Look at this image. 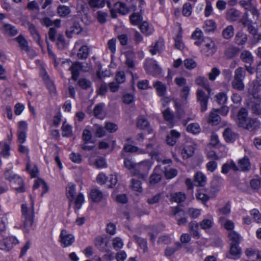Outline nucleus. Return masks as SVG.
I'll list each match as a JSON object with an SVG mask.
<instances>
[{"label":"nucleus","instance_id":"f257e3e1","mask_svg":"<svg viewBox=\"0 0 261 261\" xmlns=\"http://www.w3.org/2000/svg\"><path fill=\"white\" fill-rule=\"evenodd\" d=\"M34 205L33 200H32L30 206H28L26 204L21 205V221L23 223V230L26 232L30 231L34 222Z\"/></svg>","mask_w":261,"mask_h":261},{"label":"nucleus","instance_id":"f03ea898","mask_svg":"<svg viewBox=\"0 0 261 261\" xmlns=\"http://www.w3.org/2000/svg\"><path fill=\"white\" fill-rule=\"evenodd\" d=\"M237 123L239 126L250 129L252 128L254 121L248 117L247 110L242 108L238 112Z\"/></svg>","mask_w":261,"mask_h":261},{"label":"nucleus","instance_id":"7ed1b4c3","mask_svg":"<svg viewBox=\"0 0 261 261\" xmlns=\"http://www.w3.org/2000/svg\"><path fill=\"white\" fill-rule=\"evenodd\" d=\"M245 75V70L244 68L239 67L235 71L234 79L232 82V87L238 90L242 91L244 89L243 82Z\"/></svg>","mask_w":261,"mask_h":261},{"label":"nucleus","instance_id":"20e7f679","mask_svg":"<svg viewBox=\"0 0 261 261\" xmlns=\"http://www.w3.org/2000/svg\"><path fill=\"white\" fill-rule=\"evenodd\" d=\"M19 243V241L15 237H7L0 241V249L8 252Z\"/></svg>","mask_w":261,"mask_h":261},{"label":"nucleus","instance_id":"39448f33","mask_svg":"<svg viewBox=\"0 0 261 261\" xmlns=\"http://www.w3.org/2000/svg\"><path fill=\"white\" fill-rule=\"evenodd\" d=\"M40 75L50 93L51 94H55L56 93L55 86L53 81L50 80L47 72L43 68H41Z\"/></svg>","mask_w":261,"mask_h":261},{"label":"nucleus","instance_id":"423d86ee","mask_svg":"<svg viewBox=\"0 0 261 261\" xmlns=\"http://www.w3.org/2000/svg\"><path fill=\"white\" fill-rule=\"evenodd\" d=\"M18 127V140L20 144L23 143L26 140V133L28 129V124L24 121H19Z\"/></svg>","mask_w":261,"mask_h":261},{"label":"nucleus","instance_id":"0eeeda50","mask_svg":"<svg viewBox=\"0 0 261 261\" xmlns=\"http://www.w3.org/2000/svg\"><path fill=\"white\" fill-rule=\"evenodd\" d=\"M151 168V165L148 161H144L136 164L134 172V175H142L147 173Z\"/></svg>","mask_w":261,"mask_h":261},{"label":"nucleus","instance_id":"6e6552de","mask_svg":"<svg viewBox=\"0 0 261 261\" xmlns=\"http://www.w3.org/2000/svg\"><path fill=\"white\" fill-rule=\"evenodd\" d=\"M217 50V47L214 41L209 40L202 45L201 52L206 56H212Z\"/></svg>","mask_w":261,"mask_h":261},{"label":"nucleus","instance_id":"1a4fd4ad","mask_svg":"<svg viewBox=\"0 0 261 261\" xmlns=\"http://www.w3.org/2000/svg\"><path fill=\"white\" fill-rule=\"evenodd\" d=\"M60 237L63 247L71 245L74 241V237L72 234L68 233L65 230H62Z\"/></svg>","mask_w":261,"mask_h":261},{"label":"nucleus","instance_id":"9d476101","mask_svg":"<svg viewBox=\"0 0 261 261\" xmlns=\"http://www.w3.org/2000/svg\"><path fill=\"white\" fill-rule=\"evenodd\" d=\"M172 215L175 216L176 220L177 221V224L179 225L185 224L187 222V219L186 217H181L184 215V212L177 207L172 208Z\"/></svg>","mask_w":261,"mask_h":261},{"label":"nucleus","instance_id":"9b49d317","mask_svg":"<svg viewBox=\"0 0 261 261\" xmlns=\"http://www.w3.org/2000/svg\"><path fill=\"white\" fill-rule=\"evenodd\" d=\"M198 100L200 102L201 111L204 112L207 109L208 97L205 95L204 92L198 89L197 91Z\"/></svg>","mask_w":261,"mask_h":261},{"label":"nucleus","instance_id":"f8f14e48","mask_svg":"<svg viewBox=\"0 0 261 261\" xmlns=\"http://www.w3.org/2000/svg\"><path fill=\"white\" fill-rule=\"evenodd\" d=\"M199 223L196 221H192L188 224V229L192 237L195 239L200 238V234L199 232Z\"/></svg>","mask_w":261,"mask_h":261},{"label":"nucleus","instance_id":"ddd939ff","mask_svg":"<svg viewBox=\"0 0 261 261\" xmlns=\"http://www.w3.org/2000/svg\"><path fill=\"white\" fill-rule=\"evenodd\" d=\"M123 150L127 152L136 153L138 154H145L148 152V151L145 149L139 148L130 144H125L124 145Z\"/></svg>","mask_w":261,"mask_h":261},{"label":"nucleus","instance_id":"4468645a","mask_svg":"<svg viewBox=\"0 0 261 261\" xmlns=\"http://www.w3.org/2000/svg\"><path fill=\"white\" fill-rule=\"evenodd\" d=\"M239 244H230L229 254L227 255L228 258L237 259L240 257L241 249L239 247Z\"/></svg>","mask_w":261,"mask_h":261},{"label":"nucleus","instance_id":"2eb2a0df","mask_svg":"<svg viewBox=\"0 0 261 261\" xmlns=\"http://www.w3.org/2000/svg\"><path fill=\"white\" fill-rule=\"evenodd\" d=\"M199 223L201 229L204 230L210 229L213 226L214 218L212 215H207Z\"/></svg>","mask_w":261,"mask_h":261},{"label":"nucleus","instance_id":"dca6fc26","mask_svg":"<svg viewBox=\"0 0 261 261\" xmlns=\"http://www.w3.org/2000/svg\"><path fill=\"white\" fill-rule=\"evenodd\" d=\"M82 30L83 29L79 22H74L73 24L67 29L66 34L68 38H71L73 34H79Z\"/></svg>","mask_w":261,"mask_h":261},{"label":"nucleus","instance_id":"f3484780","mask_svg":"<svg viewBox=\"0 0 261 261\" xmlns=\"http://www.w3.org/2000/svg\"><path fill=\"white\" fill-rule=\"evenodd\" d=\"M90 197L94 202L101 201L105 197L103 193L98 188H93L91 190Z\"/></svg>","mask_w":261,"mask_h":261},{"label":"nucleus","instance_id":"a211bd4d","mask_svg":"<svg viewBox=\"0 0 261 261\" xmlns=\"http://www.w3.org/2000/svg\"><path fill=\"white\" fill-rule=\"evenodd\" d=\"M194 147L192 144H186L181 151V155L183 159H188L192 156L194 152Z\"/></svg>","mask_w":261,"mask_h":261},{"label":"nucleus","instance_id":"6ab92c4d","mask_svg":"<svg viewBox=\"0 0 261 261\" xmlns=\"http://www.w3.org/2000/svg\"><path fill=\"white\" fill-rule=\"evenodd\" d=\"M182 247L180 243L177 242L172 246H168L165 250V255L167 257H170L175 252L180 250Z\"/></svg>","mask_w":261,"mask_h":261},{"label":"nucleus","instance_id":"aec40b11","mask_svg":"<svg viewBox=\"0 0 261 261\" xmlns=\"http://www.w3.org/2000/svg\"><path fill=\"white\" fill-rule=\"evenodd\" d=\"M58 15L62 18L68 17L71 13V9L69 7L60 5L57 9Z\"/></svg>","mask_w":261,"mask_h":261},{"label":"nucleus","instance_id":"412c9836","mask_svg":"<svg viewBox=\"0 0 261 261\" xmlns=\"http://www.w3.org/2000/svg\"><path fill=\"white\" fill-rule=\"evenodd\" d=\"M139 28L141 32L146 36L152 34L154 31L153 27L147 21H143L140 25Z\"/></svg>","mask_w":261,"mask_h":261},{"label":"nucleus","instance_id":"4be33fe9","mask_svg":"<svg viewBox=\"0 0 261 261\" xmlns=\"http://www.w3.org/2000/svg\"><path fill=\"white\" fill-rule=\"evenodd\" d=\"M5 177L6 179L12 182L13 180H16L18 181L19 184L22 183V179L20 176L14 173L11 170H7L5 172Z\"/></svg>","mask_w":261,"mask_h":261},{"label":"nucleus","instance_id":"5701e85b","mask_svg":"<svg viewBox=\"0 0 261 261\" xmlns=\"http://www.w3.org/2000/svg\"><path fill=\"white\" fill-rule=\"evenodd\" d=\"M223 135L224 139L227 142H233L237 138V134L233 133L229 128L225 129L223 133Z\"/></svg>","mask_w":261,"mask_h":261},{"label":"nucleus","instance_id":"b1692460","mask_svg":"<svg viewBox=\"0 0 261 261\" xmlns=\"http://www.w3.org/2000/svg\"><path fill=\"white\" fill-rule=\"evenodd\" d=\"M218 109H214L211 113L208 122L213 125H217L220 122V117L218 114Z\"/></svg>","mask_w":261,"mask_h":261},{"label":"nucleus","instance_id":"393cba45","mask_svg":"<svg viewBox=\"0 0 261 261\" xmlns=\"http://www.w3.org/2000/svg\"><path fill=\"white\" fill-rule=\"evenodd\" d=\"M153 87L155 89L157 94L160 96H163L166 93V86L162 82L157 81L153 84Z\"/></svg>","mask_w":261,"mask_h":261},{"label":"nucleus","instance_id":"a878e982","mask_svg":"<svg viewBox=\"0 0 261 261\" xmlns=\"http://www.w3.org/2000/svg\"><path fill=\"white\" fill-rule=\"evenodd\" d=\"M219 222L226 229L230 230V231H233L232 230L234 228V224L232 221L227 220L225 217L221 216L219 218Z\"/></svg>","mask_w":261,"mask_h":261},{"label":"nucleus","instance_id":"bb28decb","mask_svg":"<svg viewBox=\"0 0 261 261\" xmlns=\"http://www.w3.org/2000/svg\"><path fill=\"white\" fill-rule=\"evenodd\" d=\"M247 40V36L242 31L238 32L234 38L235 43L238 45H243Z\"/></svg>","mask_w":261,"mask_h":261},{"label":"nucleus","instance_id":"cd10ccee","mask_svg":"<svg viewBox=\"0 0 261 261\" xmlns=\"http://www.w3.org/2000/svg\"><path fill=\"white\" fill-rule=\"evenodd\" d=\"M3 28L5 33L9 36H14L18 33V30L15 27L10 24H4Z\"/></svg>","mask_w":261,"mask_h":261},{"label":"nucleus","instance_id":"c85d7f7f","mask_svg":"<svg viewBox=\"0 0 261 261\" xmlns=\"http://www.w3.org/2000/svg\"><path fill=\"white\" fill-rule=\"evenodd\" d=\"M131 23L135 25H140L142 21L143 17L140 13L134 12L129 16Z\"/></svg>","mask_w":261,"mask_h":261},{"label":"nucleus","instance_id":"c756f323","mask_svg":"<svg viewBox=\"0 0 261 261\" xmlns=\"http://www.w3.org/2000/svg\"><path fill=\"white\" fill-rule=\"evenodd\" d=\"M230 169H232L234 171H237L239 170V168L232 161L227 162L223 165L222 168V172L223 173L226 174Z\"/></svg>","mask_w":261,"mask_h":261},{"label":"nucleus","instance_id":"7c9ffc66","mask_svg":"<svg viewBox=\"0 0 261 261\" xmlns=\"http://www.w3.org/2000/svg\"><path fill=\"white\" fill-rule=\"evenodd\" d=\"M238 165L240 169L243 171L249 170L251 167L249 159L246 156L239 161Z\"/></svg>","mask_w":261,"mask_h":261},{"label":"nucleus","instance_id":"2f4dec72","mask_svg":"<svg viewBox=\"0 0 261 261\" xmlns=\"http://www.w3.org/2000/svg\"><path fill=\"white\" fill-rule=\"evenodd\" d=\"M195 82L198 85H199L204 88L207 91L208 94H210L211 88L206 78L202 76H199L196 78Z\"/></svg>","mask_w":261,"mask_h":261},{"label":"nucleus","instance_id":"473e14b6","mask_svg":"<svg viewBox=\"0 0 261 261\" xmlns=\"http://www.w3.org/2000/svg\"><path fill=\"white\" fill-rule=\"evenodd\" d=\"M216 29V24L213 20H207L205 21L204 25L203 27V31L207 33L214 32Z\"/></svg>","mask_w":261,"mask_h":261},{"label":"nucleus","instance_id":"72a5a7b5","mask_svg":"<svg viewBox=\"0 0 261 261\" xmlns=\"http://www.w3.org/2000/svg\"><path fill=\"white\" fill-rule=\"evenodd\" d=\"M210 144L218 148H222L224 151L226 150V147L220 143L218 136L215 133H213L211 136Z\"/></svg>","mask_w":261,"mask_h":261},{"label":"nucleus","instance_id":"f704fd0d","mask_svg":"<svg viewBox=\"0 0 261 261\" xmlns=\"http://www.w3.org/2000/svg\"><path fill=\"white\" fill-rule=\"evenodd\" d=\"M206 181V177L202 172H197L194 175V182L199 186H203Z\"/></svg>","mask_w":261,"mask_h":261},{"label":"nucleus","instance_id":"c9c22d12","mask_svg":"<svg viewBox=\"0 0 261 261\" xmlns=\"http://www.w3.org/2000/svg\"><path fill=\"white\" fill-rule=\"evenodd\" d=\"M66 192L67 198L70 201H73L75 194V186L71 183L69 184L66 188Z\"/></svg>","mask_w":261,"mask_h":261},{"label":"nucleus","instance_id":"e433bc0d","mask_svg":"<svg viewBox=\"0 0 261 261\" xmlns=\"http://www.w3.org/2000/svg\"><path fill=\"white\" fill-rule=\"evenodd\" d=\"M125 56V64L126 65H134L135 53L133 50H127L124 52Z\"/></svg>","mask_w":261,"mask_h":261},{"label":"nucleus","instance_id":"4c0bfd02","mask_svg":"<svg viewBox=\"0 0 261 261\" xmlns=\"http://www.w3.org/2000/svg\"><path fill=\"white\" fill-rule=\"evenodd\" d=\"M222 36L225 39H229L234 35V28L232 25L226 27L222 31Z\"/></svg>","mask_w":261,"mask_h":261},{"label":"nucleus","instance_id":"58836bf2","mask_svg":"<svg viewBox=\"0 0 261 261\" xmlns=\"http://www.w3.org/2000/svg\"><path fill=\"white\" fill-rule=\"evenodd\" d=\"M240 58L242 60L247 64L250 65L253 62V56L250 52L247 50H244L241 54Z\"/></svg>","mask_w":261,"mask_h":261},{"label":"nucleus","instance_id":"ea45409f","mask_svg":"<svg viewBox=\"0 0 261 261\" xmlns=\"http://www.w3.org/2000/svg\"><path fill=\"white\" fill-rule=\"evenodd\" d=\"M201 214V209L194 207H189L187 211V214L192 219L198 218Z\"/></svg>","mask_w":261,"mask_h":261},{"label":"nucleus","instance_id":"a19ab883","mask_svg":"<svg viewBox=\"0 0 261 261\" xmlns=\"http://www.w3.org/2000/svg\"><path fill=\"white\" fill-rule=\"evenodd\" d=\"M228 238L231 241L230 244H240L241 237L235 231H231L228 233Z\"/></svg>","mask_w":261,"mask_h":261},{"label":"nucleus","instance_id":"79ce46f5","mask_svg":"<svg viewBox=\"0 0 261 261\" xmlns=\"http://www.w3.org/2000/svg\"><path fill=\"white\" fill-rule=\"evenodd\" d=\"M104 106L103 103H99L95 106L93 111L94 115L95 117L101 119L104 118L103 114Z\"/></svg>","mask_w":261,"mask_h":261},{"label":"nucleus","instance_id":"37998d69","mask_svg":"<svg viewBox=\"0 0 261 261\" xmlns=\"http://www.w3.org/2000/svg\"><path fill=\"white\" fill-rule=\"evenodd\" d=\"M159 170V168H155L153 173L151 175L150 177V183L151 184H155L161 180L162 175L161 173L158 172Z\"/></svg>","mask_w":261,"mask_h":261},{"label":"nucleus","instance_id":"c03bdc74","mask_svg":"<svg viewBox=\"0 0 261 261\" xmlns=\"http://www.w3.org/2000/svg\"><path fill=\"white\" fill-rule=\"evenodd\" d=\"M16 39L19 43V47L22 50L25 51L26 50H28V48L29 47L28 42L22 35H19Z\"/></svg>","mask_w":261,"mask_h":261},{"label":"nucleus","instance_id":"a18cd8bd","mask_svg":"<svg viewBox=\"0 0 261 261\" xmlns=\"http://www.w3.org/2000/svg\"><path fill=\"white\" fill-rule=\"evenodd\" d=\"M175 41V47L179 50H181L184 48V44L182 41V34L179 31L176 37L174 38Z\"/></svg>","mask_w":261,"mask_h":261},{"label":"nucleus","instance_id":"49530a36","mask_svg":"<svg viewBox=\"0 0 261 261\" xmlns=\"http://www.w3.org/2000/svg\"><path fill=\"white\" fill-rule=\"evenodd\" d=\"M149 122L145 117L140 116L138 118L137 122V127L142 129H147L149 127Z\"/></svg>","mask_w":261,"mask_h":261},{"label":"nucleus","instance_id":"de8ad7c7","mask_svg":"<svg viewBox=\"0 0 261 261\" xmlns=\"http://www.w3.org/2000/svg\"><path fill=\"white\" fill-rule=\"evenodd\" d=\"M187 132L193 134H197L200 132L201 128L199 125L197 123L190 124L187 127Z\"/></svg>","mask_w":261,"mask_h":261},{"label":"nucleus","instance_id":"09e8293b","mask_svg":"<svg viewBox=\"0 0 261 261\" xmlns=\"http://www.w3.org/2000/svg\"><path fill=\"white\" fill-rule=\"evenodd\" d=\"M95 245L99 250L102 251H107V242H105L101 237H98L96 238Z\"/></svg>","mask_w":261,"mask_h":261},{"label":"nucleus","instance_id":"8fccbe9b","mask_svg":"<svg viewBox=\"0 0 261 261\" xmlns=\"http://www.w3.org/2000/svg\"><path fill=\"white\" fill-rule=\"evenodd\" d=\"M124 165L128 170L134 174L136 163H135L132 159L126 158L124 160Z\"/></svg>","mask_w":261,"mask_h":261},{"label":"nucleus","instance_id":"3c124183","mask_svg":"<svg viewBox=\"0 0 261 261\" xmlns=\"http://www.w3.org/2000/svg\"><path fill=\"white\" fill-rule=\"evenodd\" d=\"M134 238L140 247L143 249L144 252L147 250V241L146 240L136 235L134 236Z\"/></svg>","mask_w":261,"mask_h":261},{"label":"nucleus","instance_id":"603ef678","mask_svg":"<svg viewBox=\"0 0 261 261\" xmlns=\"http://www.w3.org/2000/svg\"><path fill=\"white\" fill-rule=\"evenodd\" d=\"M145 70L154 76H158L162 73V69L160 66H146Z\"/></svg>","mask_w":261,"mask_h":261},{"label":"nucleus","instance_id":"864d4df0","mask_svg":"<svg viewBox=\"0 0 261 261\" xmlns=\"http://www.w3.org/2000/svg\"><path fill=\"white\" fill-rule=\"evenodd\" d=\"M163 116L164 119L169 122L170 127H172L174 125L173 114L167 109L163 112Z\"/></svg>","mask_w":261,"mask_h":261},{"label":"nucleus","instance_id":"5fc2aeb1","mask_svg":"<svg viewBox=\"0 0 261 261\" xmlns=\"http://www.w3.org/2000/svg\"><path fill=\"white\" fill-rule=\"evenodd\" d=\"M106 4L105 0H90L89 5L93 8H101L104 7Z\"/></svg>","mask_w":261,"mask_h":261},{"label":"nucleus","instance_id":"6e6d98bb","mask_svg":"<svg viewBox=\"0 0 261 261\" xmlns=\"http://www.w3.org/2000/svg\"><path fill=\"white\" fill-rule=\"evenodd\" d=\"M230 211V204L229 202H227L223 206L218 209V213L219 215H228Z\"/></svg>","mask_w":261,"mask_h":261},{"label":"nucleus","instance_id":"4d7b16f0","mask_svg":"<svg viewBox=\"0 0 261 261\" xmlns=\"http://www.w3.org/2000/svg\"><path fill=\"white\" fill-rule=\"evenodd\" d=\"M84 66H71L69 70L71 72L72 79L75 81L79 76L80 71Z\"/></svg>","mask_w":261,"mask_h":261},{"label":"nucleus","instance_id":"13d9d810","mask_svg":"<svg viewBox=\"0 0 261 261\" xmlns=\"http://www.w3.org/2000/svg\"><path fill=\"white\" fill-rule=\"evenodd\" d=\"M240 12L235 9H231L227 13L229 19L231 21H236L240 16Z\"/></svg>","mask_w":261,"mask_h":261},{"label":"nucleus","instance_id":"bf43d9fd","mask_svg":"<svg viewBox=\"0 0 261 261\" xmlns=\"http://www.w3.org/2000/svg\"><path fill=\"white\" fill-rule=\"evenodd\" d=\"M250 214L254 222L257 223H261V214L257 209L254 208L251 210L250 211Z\"/></svg>","mask_w":261,"mask_h":261},{"label":"nucleus","instance_id":"052dcab7","mask_svg":"<svg viewBox=\"0 0 261 261\" xmlns=\"http://www.w3.org/2000/svg\"><path fill=\"white\" fill-rule=\"evenodd\" d=\"M131 187L135 191L141 192L142 191L141 181L138 179L133 178L131 180Z\"/></svg>","mask_w":261,"mask_h":261},{"label":"nucleus","instance_id":"680f3d73","mask_svg":"<svg viewBox=\"0 0 261 261\" xmlns=\"http://www.w3.org/2000/svg\"><path fill=\"white\" fill-rule=\"evenodd\" d=\"M112 246L115 250L121 249L123 246L122 240L119 237H116L112 240Z\"/></svg>","mask_w":261,"mask_h":261},{"label":"nucleus","instance_id":"e2e57ef3","mask_svg":"<svg viewBox=\"0 0 261 261\" xmlns=\"http://www.w3.org/2000/svg\"><path fill=\"white\" fill-rule=\"evenodd\" d=\"M77 57L81 59H86L88 55V48L86 45L81 47L77 53Z\"/></svg>","mask_w":261,"mask_h":261},{"label":"nucleus","instance_id":"0e129e2a","mask_svg":"<svg viewBox=\"0 0 261 261\" xmlns=\"http://www.w3.org/2000/svg\"><path fill=\"white\" fill-rule=\"evenodd\" d=\"M11 183L12 187L17 191L18 192H23L25 191L24 187V182L22 180V183L21 184H19L18 183V181L16 180H13L12 182H10Z\"/></svg>","mask_w":261,"mask_h":261},{"label":"nucleus","instance_id":"69168bd1","mask_svg":"<svg viewBox=\"0 0 261 261\" xmlns=\"http://www.w3.org/2000/svg\"><path fill=\"white\" fill-rule=\"evenodd\" d=\"M82 139L86 143H92V134L90 131L87 129L83 130Z\"/></svg>","mask_w":261,"mask_h":261},{"label":"nucleus","instance_id":"338daca9","mask_svg":"<svg viewBox=\"0 0 261 261\" xmlns=\"http://www.w3.org/2000/svg\"><path fill=\"white\" fill-rule=\"evenodd\" d=\"M62 136L63 137H68L71 135L72 127L67 124L63 123L62 126Z\"/></svg>","mask_w":261,"mask_h":261},{"label":"nucleus","instance_id":"774afa93","mask_svg":"<svg viewBox=\"0 0 261 261\" xmlns=\"http://www.w3.org/2000/svg\"><path fill=\"white\" fill-rule=\"evenodd\" d=\"M27 170L29 172L32 177H36L38 171L37 166L35 165L32 166L30 163H27Z\"/></svg>","mask_w":261,"mask_h":261}]
</instances>
